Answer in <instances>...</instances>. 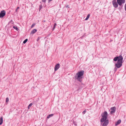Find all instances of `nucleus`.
I'll use <instances>...</instances> for the list:
<instances>
[{"label": "nucleus", "mask_w": 126, "mask_h": 126, "mask_svg": "<svg viewBox=\"0 0 126 126\" xmlns=\"http://www.w3.org/2000/svg\"><path fill=\"white\" fill-rule=\"evenodd\" d=\"M123 58L121 55L116 56L113 59V60L115 62L117 61V63L115 64V66L117 68H119L122 65L123 62Z\"/></svg>", "instance_id": "nucleus-1"}, {"label": "nucleus", "mask_w": 126, "mask_h": 126, "mask_svg": "<svg viewBox=\"0 0 126 126\" xmlns=\"http://www.w3.org/2000/svg\"><path fill=\"white\" fill-rule=\"evenodd\" d=\"M84 73L83 70H81L78 72L75 76V79H76L78 81L81 82L82 81L81 79L82 78V76Z\"/></svg>", "instance_id": "nucleus-2"}, {"label": "nucleus", "mask_w": 126, "mask_h": 126, "mask_svg": "<svg viewBox=\"0 0 126 126\" xmlns=\"http://www.w3.org/2000/svg\"><path fill=\"white\" fill-rule=\"evenodd\" d=\"M108 115L107 112L106 111H104L102 114L101 116L102 118H101L100 121L101 123H103L105 120H106L107 118Z\"/></svg>", "instance_id": "nucleus-3"}, {"label": "nucleus", "mask_w": 126, "mask_h": 126, "mask_svg": "<svg viewBox=\"0 0 126 126\" xmlns=\"http://www.w3.org/2000/svg\"><path fill=\"white\" fill-rule=\"evenodd\" d=\"M6 12L4 10L1 11L0 13V18H2L5 15Z\"/></svg>", "instance_id": "nucleus-4"}, {"label": "nucleus", "mask_w": 126, "mask_h": 126, "mask_svg": "<svg viewBox=\"0 0 126 126\" xmlns=\"http://www.w3.org/2000/svg\"><path fill=\"white\" fill-rule=\"evenodd\" d=\"M125 0H117V2L120 6H121L122 4L125 2Z\"/></svg>", "instance_id": "nucleus-5"}, {"label": "nucleus", "mask_w": 126, "mask_h": 126, "mask_svg": "<svg viewBox=\"0 0 126 126\" xmlns=\"http://www.w3.org/2000/svg\"><path fill=\"white\" fill-rule=\"evenodd\" d=\"M113 6L115 8H117L118 7V3L116 2V0H113L112 2Z\"/></svg>", "instance_id": "nucleus-6"}, {"label": "nucleus", "mask_w": 126, "mask_h": 126, "mask_svg": "<svg viewBox=\"0 0 126 126\" xmlns=\"http://www.w3.org/2000/svg\"><path fill=\"white\" fill-rule=\"evenodd\" d=\"M104 123L103 124H102V123H101V125H102V126H106L109 123V120H108L106 119V120L104 121Z\"/></svg>", "instance_id": "nucleus-7"}, {"label": "nucleus", "mask_w": 126, "mask_h": 126, "mask_svg": "<svg viewBox=\"0 0 126 126\" xmlns=\"http://www.w3.org/2000/svg\"><path fill=\"white\" fill-rule=\"evenodd\" d=\"M60 67V65L59 63L57 64L55 66L54 70L56 71Z\"/></svg>", "instance_id": "nucleus-8"}, {"label": "nucleus", "mask_w": 126, "mask_h": 126, "mask_svg": "<svg viewBox=\"0 0 126 126\" xmlns=\"http://www.w3.org/2000/svg\"><path fill=\"white\" fill-rule=\"evenodd\" d=\"M54 115L53 114H49L46 118V120H47V119L49 118L50 117H52Z\"/></svg>", "instance_id": "nucleus-9"}, {"label": "nucleus", "mask_w": 126, "mask_h": 126, "mask_svg": "<svg viewBox=\"0 0 126 126\" xmlns=\"http://www.w3.org/2000/svg\"><path fill=\"white\" fill-rule=\"evenodd\" d=\"M37 31V30L36 29H34L31 32V34H34Z\"/></svg>", "instance_id": "nucleus-10"}, {"label": "nucleus", "mask_w": 126, "mask_h": 126, "mask_svg": "<svg viewBox=\"0 0 126 126\" xmlns=\"http://www.w3.org/2000/svg\"><path fill=\"white\" fill-rule=\"evenodd\" d=\"M121 122V120L119 119L118 120L117 122H116L115 123V126H117L119 125Z\"/></svg>", "instance_id": "nucleus-11"}, {"label": "nucleus", "mask_w": 126, "mask_h": 126, "mask_svg": "<svg viewBox=\"0 0 126 126\" xmlns=\"http://www.w3.org/2000/svg\"><path fill=\"white\" fill-rule=\"evenodd\" d=\"M3 117H1L0 118V125H2L3 123Z\"/></svg>", "instance_id": "nucleus-12"}, {"label": "nucleus", "mask_w": 126, "mask_h": 126, "mask_svg": "<svg viewBox=\"0 0 126 126\" xmlns=\"http://www.w3.org/2000/svg\"><path fill=\"white\" fill-rule=\"evenodd\" d=\"M110 110H116V108L115 107H111L110 108Z\"/></svg>", "instance_id": "nucleus-13"}, {"label": "nucleus", "mask_w": 126, "mask_h": 126, "mask_svg": "<svg viewBox=\"0 0 126 126\" xmlns=\"http://www.w3.org/2000/svg\"><path fill=\"white\" fill-rule=\"evenodd\" d=\"M13 28L16 29V31H18L19 30V29L17 28V27L16 26H14L13 27Z\"/></svg>", "instance_id": "nucleus-14"}, {"label": "nucleus", "mask_w": 126, "mask_h": 126, "mask_svg": "<svg viewBox=\"0 0 126 126\" xmlns=\"http://www.w3.org/2000/svg\"><path fill=\"white\" fill-rule=\"evenodd\" d=\"M33 104L32 103H31L28 106V109H29V108Z\"/></svg>", "instance_id": "nucleus-15"}, {"label": "nucleus", "mask_w": 126, "mask_h": 126, "mask_svg": "<svg viewBox=\"0 0 126 126\" xmlns=\"http://www.w3.org/2000/svg\"><path fill=\"white\" fill-rule=\"evenodd\" d=\"M42 4H40L39 6V11H40L42 9Z\"/></svg>", "instance_id": "nucleus-16"}, {"label": "nucleus", "mask_w": 126, "mask_h": 126, "mask_svg": "<svg viewBox=\"0 0 126 126\" xmlns=\"http://www.w3.org/2000/svg\"><path fill=\"white\" fill-rule=\"evenodd\" d=\"M57 25V24L56 23H55L54 26L53 27L52 29V30H53L55 28L56 26Z\"/></svg>", "instance_id": "nucleus-17"}, {"label": "nucleus", "mask_w": 126, "mask_h": 126, "mask_svg": "<svg viewBox=\"0 0 126 126\" xmlns=\"http://www.w3.org/2000/svg\"><path fill=\"white\" fill-rule=\"evenodd\" d=\"M28 39H25L23 42V43L24 44H25L28 41Z\"/></svg>", "instance_id": "nucleus-18"}, {"label": "nucleus", "mask_w": 126, "mask_h": 126, "mask_svg": "<svg viewBox=\"0 0 126 126\" xmlns=\"http://www.w3.org/2000/svg\"><path fill=\"white\" fill-rule=\"evenodd\" d=\"M35 25V23H33L32 24V26H31V28H32Z\"/></svg>", "instance_id": "nucleus-19"}, {"label": "nucleus", "mask_w": 126, "mask_h": 126, "mask_svg": "<svg viewBox=\"0 0 126 126\" xmlns=\"http://www.w3.org/2000/svg\"><path fill=\"white\" fill-rule=\"evenodd\" d=\"M9 101V98L8 97H7L6 98V102H8Z\"/></svg>", "instance_id": "nucleus-20"}, {"label": "nucleus", "mask_w": 126, "mask_h": 126, "mask_svg": "<svg viewBox=\"0 0 126 126\" xmlns=\"http://www.w3.org/2000/svg\"><path fill=\"white\" fill-rule=\"evenodd\" d=\"M117 68L115 66V67L114 68V71L115 72H116L117 71Z\"/></svg>", "instance_id": "nucleus-21"}, {"label": "nucleus", "mask_w": 126, "mask_h": 126, "mask_svg": "<svg viewBox=\"0 0 126 126\" xmlns=\"http://www.w3.org/2000/svg\"><path fill=\"white\" fill-rule=\"evenodd\" d=\"M115 111H111L110 113L111 114H112L113 113H114L115 112Z\"/></svg>", "instance_id": "nucleus-22"}, {"label": "nucleus", "mask_w": 126, "mask_h": 126, "mask_svg": "<svg viewBox=\"0 0 126 126\" xmlns=\"http://www.w3.org/2000/svg\"><path fill=\"white\" fill-rule=\"evenodd\" d=\"M19 7H17L16 9V10H15V11H16V12H17V10L18 9H19Z\"/></svg>", "instance_id": "nucleus-23"}, {"label": "nucleus", "mask_w": 126, "mask_h": 126, "mask_svg": "<svg viewBox=\"0 0 126 126\" xmlns=\"http://www.w3.org/2000/svg\"><path fill=\"white\" fill-rule=\"evenodd\" d=\"M86 111H83L82 112V113L83 114H85V113Z\"/></svg>", "instance_id": "nucleus-24"}, {"label": "nucleus", "mask_w": 126, "mask_h": 126, "mask_svg": "<svg viewBox=\"0 0 126 126\" xmlns=\"http://www.w3.org/2000/svg\"><path fill=\"white\" fill-rule=\"evenodd\" d=\"M90 14H88L87 16V18H89V17H90Z\"/></svg>", "instance_id": "nucleus-25"}, {"label": "nucleus", "mask_w": 126, "mask_h": 126, "mask_svg": "<svg viewBox=\"0 0 126 126\" xmlns=\"http://www.w3.org/2000/svg\"><path fill=\"white\" fill-rule=\"evenodd\" d=\"M46 0H42V1L45 3L46 2Z\"/></svg>", "instance_id": "nucleus-26"}, {"label": "nucleus", "mask_w": 126, "mask_h": 126, "mask_svg": "<svg viewBox=\"0 0 126 126\" xmlns=\"http://www.w3.org/2000/svg\"><path fill=\"white\" fill-rule=\"evenodd\" d=\"M125 10L126 11V3L125 4Z\"/></svg>", "instance_id": "nucleus-27"}, {"label": "nucleus", "mask_w": 126, "mask_h": 126, "mask_svg": "<svg viewBox=\"0 0 126 126\" xmlns=\"http://www.w3.org/2000/svg\"><path fill=\"white\" fill-rule=\"evenodd\" d=\"M12 22V20H11V21H10L8 23V24H10V23Z\"/></svg>", "instance_id": "nucleus-28"}, {"label": "nucleus", "mask_w": 126, "mask_h": 126, "mask_svg": "<svg viewBox=\"0 0 126 126\" xmlns=\"http://www.w3.org/2000/svg\"><path fill=\"white\" fill-rule=\"evenodd\" d=\"M73 123L74 124V125L75 126H77V124L75 122H74Z\"/></svg>", "instance_id": "nucleus-29"}, {"label": "nucleus", "mask_w": 126, "mask_h": 126, "mask_svg": "<svg viewBox=\"0 0 126 126\" xmlns=\"http://www.w3.org/2000/svg\"><path fill=\"white\" fill-rule=\"evenodd\" d=\"M52 0H48V3L50 2V1H52Z\"/></svg>", "instance_id": "nucleus-30"}, {"label": "nucleus", "mask_w": 126, "mask_h": 126, "mask_svg": "<svg viewBox=\"0 0 126 126\" xmlns=\"http://www.w3.org/2000/svg\"><path fill=\"white\" fill-rule=\"evenodd\" d=\"M89 19V18H87V17H86V18H85V20H88V19Z\"/></svg>", "instance_id": "nucleus-31"}, {"label": "nucleus", "mask_w": 126, "mask_h": 126, "mask_svg": "<svg viewBox=\"0 0 126 126\" xmlns=\"http://www.w3.org/2000/svg\"><path fill=\"white\" fill-rule=\"evenodd\" d=\"M89 19V18H87V17H86V18H85V20H88V19Z\"/></svg>", "instance_id": "nucleus-32"}, {"label": "nucleus", "mask_w": 126, "mask_h": 126, "mask_svg": "<svg viewBox=\"0 0 126 126\" xmlns=\"http://www.w3.org/2000/svg\"><path fill=\"white\" fill-rule=\"evenodd\" d=\"M39 37H38V38L37 39V41H38L39 40Z\"/></svg>", "instance_id": "nucleus-33"}, {"label": "nucleus", "mask_w": 126, "mask_h": 126, "mask_svg": "<svg viewBox=\"0 0 126 126\" xmlns=\"http://www.w3.org/2000/svg\"><path fill=\"white\" fill-rule=\"evenodd\" d=\"M121 8H121V7L120 8V7H119V9H120V10H121Z\"/></svg>", "instance_id": "nucleus-34"}, {"label": "nucleus", "mask_w": 126, "mask_h": 126, "mask_svg": "<svg viewBox=\"0 0 126 126\" xmlns=\"http://www.w3.org/2000/svg\"><path fill=\"white\" fill-rule=\"evenodd\" d=\"M46 21L45 20H44L43 21V22H46Z\"/></svg>", "instance_id": "nucleus-35"}]
</instances>
